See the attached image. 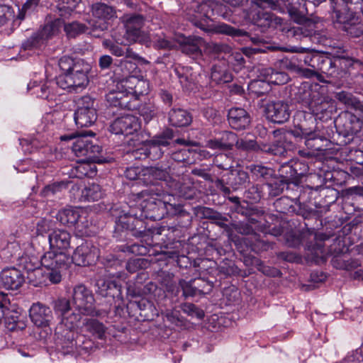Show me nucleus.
<instances>
[{
  "mask_svg": "<svg viewBox=\"0 0 363 363\" xmlns=\"http://www.w3.org/2000/svg\"><path fill=\"white\" fill-rule=\"evenodd\" d=\"M133 199L139 203L140 216L156 220L164 216H174L182 211L183 206L178 203L174 196L167 194L159 186V183L152 184L148 188L132 195Z\"/></svg>",
  "mask_w": 363,
  "mask_h": 363,
  "instance_id": "f257e3e1",
  "label": "nucleus"
},
{
  "mask_svg": "<svg viewBox=\"0 0 363 363\" xmlns=\"http://www.w3.org/2000/svg\"><path fill=\"white\" fill-rule=\"evenodd\" d=\"M62 71L56 79V84L70 93H79L89 84V74L91 70L89 63L82 59L63 56L58 61Z\"/></svg>",
  "mask_w": 363,
  "mask_h": 363,
  "instance_id": "f03ea898",
  "label": "nucleus"
},
{
  "mask_svg": "<svg viewBox=\"0 0 363 363\" xmlns=\"http://www.w3.org/2000/svg\"><path fill=\"white\" fill-rule=\"evenodd\" d=\"M320 22L318 19H308L296 26L284 28V31L288 38L296 40H302L309 38L314 43L322 45L325 47L331 46V40L325 34L320 33L318 29Z\"/></svg>",
  "mask_w": 363,
  "mask_h": 363,
  "instance_id": "7ed1b4c3",
  "label": "nucleus"
},
{
  "mask_svg": "<svg viewBox=\"0 0 363 363\" xmlns=\"http://www.w3.org/2000/svg\"><path fill=\"white\" fill-rule=\"evenodd\" d=\"M126 206L120 204H114L110 208L111 215L115 218L116 228L118 230H127L133 232L135 236H141L145 230L143 217L140 213L135 212L134 208L129 211Z\"/></svg>",
  "mask_w": 363,
  "mask_h": 363,
  "instance_id": "20e7f679",
  "label": "nucleus"
},
{
  "mask_svg": "<svg viewBox=\"0 0 363 363\" xmlns=\"http://www.w3.org/2000/svg\"><path fill=\"white\" fill-rule=\"evenodd\" d=\"M94 133L91 131H82L76 136H62V140L69 138H75L72 149L77 157H86V160L93 162L103 163L104 160L99 158L102 148L96 143L90 139L88 135L94 136Z\"/></svg>",
  "mask_w": 363,
  "mask_h": 363,
  "instance_id": "39448f33",
  "label": "nucleus"
},
{
  "mask_svg": "<svg viewBox=\"0 0 363 363\" xmlns=\"http://www.w3.org/2000/svg\"><path fill=\"white\" fill-rule=\"evenodd\" d=\"M43 267L49 272L46 277L52 284H58L62 280V271L66 269L71 263V257L65 252L50 250L40 259Z\"/></svg>",
  "mask_w": 363,
  "mask_h": 363,
  "instance_id": "423d86ee",
  "label": "nucleus"
},
{
  "mask_svg": "<svg viewBox=\"0 0 363 363\" xmlns=\"http://www.w3.org/2000/svg\"><path fill=\"white\" fill-rule=\"evenodd\" d=\"M252 5L259 9L257 11H252L250 14L252 21L257 26L268 28L281 24V19L280 18L274 16L270 12L264 11V9H269L280 13H285L278 0H252Z\"/></svg>",
  "mask_w": 363,
  "mask_h": 363,
  "instance_id": "0eeeda50",
  "label": "nucleus"
},
{
  "mask_svg": "<svg viewBox=\"0 0 363 363\" xmlns=\"http://www.w3.org/2000/svg\"><path fill=\"white\" fill-rule=\"evenodd\" d=\"M296 99L303 106L307 108L315 116L323 114L329 107L330 104L326 97L318 90L311 89L308 85L300 87Z\"/></svg>",
  "mask_w": 363,
  "mask_h": 363,
  "instance_id": "6e6552de",
  "label": "nucleus"
},
{
  "mask_svg": "<svg viewBox=\"0 0 363 363\" xmlns=\"http://www.w3.org/2000/svg\"><path fill=\"white\" fill-rule=\"evenodd\" d=\"M72 304L76 311L86 315L98 316L99 313L94 306V298L84 285L79 284L72 291Z\"/></svg>",
  "mask_w": 363,
  "mask_h": 363,
  "instance_id": "1a4fd4ad",
  "label": "nucleus"
},
{
  "mask_svg": "<svg viewBox=\"0 0 363 363\" xmlns=\"http://www.w3.org/2000/svg\"><path fill=\"white\" fill-rule=\"evenodd\" d=\"M121 20L125 28V39L115 37L118 44H127L136 42L141 36V28L144 25V18L139 14H125Z\"/></svg>",
  "mask_w": 363,
  "mask_h": 363,
  "instance_id": "9d476101",
  "label": "nucleus"
},
{
  "mask_svg": "<svg viewBox=\"0 0 363 363\" xmlns=\"http://www.w3.org/2000/svg\"><path fill=\"white\" fill-rule=\"evenodd\" d=\"M86 213L77 208H67L60 211L57 219L60 223L68 227H75L76 230L85 233L84 230L89 226Z\"/></svg>",
  "mask_w": 363,
  "mask_h": 363,
  "instance_id": "9b49d317",
  "label": "nucleus"
},
{
  "mask_svg": "<svg viewBox=\"0 0 363 363\" xmlns=\"http://www.w3.org/2000/svg\"><path fill=\"white\" fill-rule=\"evenodd\" d=\"M92 15L94 18L89 23L91 31L108 29L110 21L116 17L114 9L105 4H94Z\"/></svg>",
  "mask_w": 363,
  "mask_h": 363,
  "instance_id": "f8f14e48",
  "label": "nucleus"
},
{
  "mask_svg": "<svg viewBox=\"0 0 363 363\" xmlns=\"http://www.w3.org/2000/svg\"><path fill=\"white\" fill-rule=\"evenodd\" d=\"M350 65V61L343 57H323L318 69L328 77L335 79L342 77L346 69Z\"/></svg>",
  "mask_w": 363,
  "mask_h": 363,
  "instance_id": "ddd939ff",
  "label": "nucleus"
},
{
  "mask_svg": "<svg viewBox=\"0 0 363 363\" xmlns=\"http://www.w3.org/2000/svg\"><path fill=\"white\" fill-rule=\"evenodd\" d=\"M99 256V249L92 242L86 241L76 248L71 262H74L79 266L90 265L96 262Z\"/></svg>",
  "mask_w": 363,
  "mask_h": 363,
  "instance_id": "4468645a",
  "label": "nucleus"
},
{
  "mask_svg": "<svg viewBox=\"0 0 363 363\" xmlns=\"http://www.w3.org/2000/svg\"><path fill=\"white\" fill-rule=\"evenodd\" d=\"M140 129L138 118L129 114L116 118L110 126L111 131L116 135H132Z\"/></svg>",
  "mask_w": 363,
  "mask_h": 363,
  "instance_id": "2eb2a0df",
  "label": "nucleus"
},
{
  "mask_svg": "<svg viewBox=\"0 0 363 363\" xmlns=\"http://www.w3.org/2000/svg\"><path fill=\"white\" fill-rule=\"evenodd\" d=\"M174 138V132L171 129H166L161 134L155 136L151 140L144 144L148 147L144 150L145 157H147L152 152L156 153V157H160L163 153V147H167L170 145L171 140Z\"/></svg>",
  "mask_w": 363,
  "mask_h": 363,
  "instance_id": "dca6fc26",
  "label": "nucleus"
},
{
  "mask_svg": "<svg viewBox=\"0 0 363 363\" xmlns=\"http://www.w3.org/2000/svg\"><path fill=\"white\" fill-rule=\"evenodd\" d=\"M233 228L238 233L250 236L245 238L244 242L251 247L252 250L258 252L259 250L266 249V244L261 240L259 235L255 232L248 223L240 222L233 224Z\"/></svg>",
  "mask_w": 363,
  "mask_h": 363,
  "instance_id": "f3484780",
  "label": "nucleus"
},
{
  "mask_svg": "<svg viewBox=\"0 0 363 363\" xmlns=\"http://www.w3.org/2000/svg\"><path fill=\"white\" fill-rule=\"evenodd\" d=\"M266 113L267 118L275 123H283L290 117L289 105L283 101L269 103L266 107Z\"/></svg>",
  "mask_w": 363,
  "mask_h": 363,
  "instance_id": "a211bd4d",
  "label": "nucleus"
},
{
  "mask_svg": "<svg viewBox=\"0 0 363 363\" xmlns=\"http://www.w3.org/2000/svg\"><path fill=\"white\" fill-rule=\"evenodd\" d=\"M285 12H287L291 18L298 25L303 23L307 19L306 16L308 13L306 0H282Z\"/></svg>",
  "mask_w": 363,
  "mask_h": 363,
  "instance_id": "6ab92c4d",
  "label": "nucleus"
},
{
  "mask_svg": "<svg viewBox=\"0 0 363 363\" xmlns=\"http://www.w3.org/2000/svg\"><path fill=\"white\" fill-rule=\"evenodd\" d=\"M106 101L110 106L124 110H133L137 104L133 101V96L123 90H113L106 94Z\"/></svg>",
  "mask_w": 363,
  "mask_h": 363,
  "instance_id": "aec40b11",
  "label": "nucleus"
},
{
  "mask_svg": "<svg viewBox=\"0 0 363 363\" xmlns=\"http://www.w3.org/2000/svg\"><path fill=\"white\" fill-rule=\"evenodd\" d=\"M32 322L38 327H45L52 320L51 309L40 303L33 304L29 311Z\"/></svg>",
  "mask_w": 363,
  "mask_h": 363,
  "instance_id": "412c9836",
  "label": "nucleus"
},
{
  "mask_svg": "<svg viewBox=\"0 0 363 363\" xmlns=\"http://www.w3.org/2000/svg\"><path fill=\"white\" fill-rule=\"evenodd\" d=\"M335 123L340 128L345 136L354 135L362 129V122L359 118L351 113H346L336 119Z\"/></svg>",
  "mask_w": 363,
  "mask_h": 363,
  "instance_id": "4be33fe9",
  "label": "nucleus"
},
{
  "mask_svg": "<svg viewBox=\"0 0 363 363\" xmlns=\"http://www.w3.org/2000/svg\"><path fill=\"white\" fill-rule=\"evenodd\" d=\"M0 278L3 286L10 290L18 289L25 281L22 272L15 267L4 269Z\"/></svg>",
  "mask_w": 363,
  "mask_h": 363,
  "instance_id": "5701e85b",
  "label": "nucleus"
},
{
  "mask_svg": "<svg viewBox=\"0 0 363 363\" xmlns=\"http://www.w3.org/2000/svg\"><path fill=\"white\" fill-rule=\"evenodd\" d=\"M55 335L57 336V345L63 354L74 351L77 346L76 334L74 331L62 330L61 326H57Z\"/></svg>",
  "mask_w": 363,
  "mask_h": 363,
  "instance_id": "b1692460",
  "label": "nucleus"
},
{
  "mask_svg": "<svg viewBox=\"0 0 363 363\" xmlns=\"http://www.w3.org/2000/svg\"><path fill=\"white\" fill-rule=\"evenodd\" d=\"M228 120L230 125L235 130L247 128L251 122L250 114L242 108H232L229 110Z\"/></svg>",
  "mask_w": 363,
  "mask_h": 363,
  "instance_id": "393cba45",
  "label": "nucleus"
},
{
  "mask_svg": "<svg viewBox=\"0 0 363 363\" xmlns=\"http://www.w3.org/2000/svg\"><path fill=\"white\" fill-rule=\"evenodd\" d=\"M72 236L69 232L65 230H54L48 236L50 249L63 251L70 246Z\"/></svg>",
  "mask_w": 363,
  "mask_h": 363,
  "instance_id": "a878e982",
  "label": "nucleus"
},
{
  "mask_svg": "<svg viewBox=\"0 0 363 363\" xmlns=\"http://www.w3.org/2000/svg\"><path fill=\"white\" fill-rule=\"evenodd\" d=\"M211 70V79L216 84H225L233 80V75L227 69L226 64L224 61H219L214 64Z\"/></svg>",
  "mask_w": 363,
  "mask_h": 363,
  "instance_id": "bb28decb",
  "label": "nucleus"
},
{
  "mask_svg": "<svg viewBox=\"0 0 363 363\" xmlns=\"http://www.w3.org/2000/svg\"><path fill=\"white\" fill-rule=\"evenodd\" d=\"M191 121V115L183 108H173L169 112V122L173 126H188Z\"/></svg>",
  "mask_w": 363,
  "mask_h": 363,
  "instance_id": "cd10ccee",
  "label": "nucleus"
},
{
  "mask_svg": "<svg viewBox=\"0 0 363 363\" xmlns=\"http://www.w3.org/2000/svg\"><path fill=\"white\" fill-rule=\"evenodd\" d=\"M226 183L234 189L245 186L246 184L250 183V177L247 172L240 168L230 169L226 174Z\"/></svg>",
  "mask_w": 363,
  "mask_h": 363,
  "instance_id": "c85d7f7f",
  "label": "nucleus"
},
{
  "mask_svg": "<svg viewBox=\"0 0 363 363\" xmlns=\"http://www.w3.org/2000/svg\"><path fill=\"white\" fill-rule=\"evenodd\" d=\"M84 315L80 312H69L62 318L57 326H61L62 330L74 331L77 328L82 329V320Z\"/></svg>",
  "mask_w": 363,
  "mask_h": 363,
  "instance_id": "c756f323",
  "label": "nucleus"
},
{
  "mask_svg": "<svg viewBox=\"0 0 363 363\" xmlns=\"http://www.w3.org/2000/svg\"><path fill=\"white\" fill-rule=\"evenodd\" d=\"M203 45V40L201 38H189L181 45V51L197 60L202 55L201 48Z\"/></svg>",
  "mask_w": 363,
  "mask_h": 363,
  "instance_id": "7c9ffc66",
  "label": "nucleus"
},
{
  "mask_svg": "<svg viewBox=\"0 0 363 363\" xmlns=\"http://www.w3.org/2000/svg\"><path fill=\"white\" fill-rule=\"evenodd\" d=\"M91 161H81L72 169V175L82 179L83 177H94L96 174V167Z\"/></svg>",
  "mask_w": 363,
  "mask_h": 363,
  "instance_id": "2f4dec72",
  "label": "nucleus"
},
{
  "mask_svg": "<svg viewBox=\"0 0 363 363\" xmlns=\"http://www.w3.org/2000/svg\"><path fill=\"white\" fill-rule=\"evenodd\" d=\"M82 329L91 333L99 339L105 337L106 328L96 319L84 318L82 320Z\"/></svg>",
  "mask_w": 363,
  "mask_h": 363,
  "instance_id": "473e14b6",
  "label": "nucleus"
},
{
  "mask_svg": "<svg viewBox=\"0 0 363 363\" xmlns=\"http://www.w3.org/2000/svg\"><path fill=\"white\" fill-rule=\"evenodd\" d=\"M96 109L77 108L74 113V121L77 126L83 128L92 125L96 120Z\"/></svg>",
  "mask_w": 363,
  "mask_h": 363,
  "instance_id": "72a5a7b5",
  "label": "nucleus"
},
{
  "mask_svg": "<svg viewBox=\"0 0 363 363\" xmlns=\"http://www.w3.org/2000/svg\"><path fill=\"white\" fill-rule=\"evenodd\" d=\"M195 282H202L203 284L208 285L206 281L201 279H191L189 281H186L184 279H181L179 281V286L182 289V295L185 298L203 293V289H199L194 284Z\"/></svg>",
  "mask_w": 363,
  "mask_h": 363,
  "instance_id": "f704fd0d",
  "label": "nucleus"
},
{
  "mask_svg": "<svg viewBox=\"0 0 363 363\" xmlns=\"http://www.w3.org/2000/svg\"><path fill=\"white\" fill-rule=\"evenodd\" d=\"M96 292L104 297L114 296L119 291L116 281L110 279H99L96 281Z\"/></svg>",
  "mask_w": 363,
  "mask_h": 363,
  "instance_id": "c9c22d12",
  "label": "nucleus"
},
{
  "mask_svg": "<svg viewBox=\"0 0 363 363\" xmlns=\"http://www.w3.org/2000/svg\"><path fill=\"white\" fill-rule=\"evenodd\" d=\"M63 24V21L59 18L54 20H47L45 26L38 33L44 40H48L58 34Z\"/></svg>",
  "mask_w": 363,
  "mask_h": 363,
  "instance_id": "e433bc0d",
  "label": "nucleus"
},
{
  "mask_svg": "<svg viewBox=\"0 0 363 363\" xmlns=\"http://www.w3.org/2000/svg\"><path fill=\"white\" fill-rule=\"evenodd\" d=\"M168 185L186 199H192L196 195V189L193 185L180 184L175 181H172V184Z\"/></svg>",
  "mask_w": 363,
  "mask_h": 363,
  "instance_id": "4c0bfd02",
  "label": "nucleus"
},
{
  "mask_svg": "<svg viewBox=\"0 0 363 363\" xmlns=\"http://www.w3.org/2000/svg\"><path fill=\"white\" fill-rule=\"evenodd\" d=\"M331 17L333 22L340 24L342 29H343L344 26L351 22L354 16L352 12L347 11L345 7L341 9L335 7L333 9Z\"/></svg>",
  "mask_w": 363,
  "mask_h": 363,
  "instance_id": "58836bf2",
  "label": "nucleus"
},
{
  "mask_svg": "<svg viewBox=\"0 0 363 363\" xmlns=\"http://www.w3.org/2000/svg\"><path fill=\"white\" fill-rule=\"evenodd\" d=\"M289 185L284 179L275 178L267 183L269 196L276 197L281 194L284 189Z\"/></svg>",
  "mask_w": 363,
  "mask_h": 363,
  "instance_id": "ea45409f",
  "label": "nucleus"
},
{
  "mask_svg": "<svg viewBox=\"0 0 363 363\" xmlns=\"http://www.w3.org/2000/svg\"><path fill=\"white\" fill-rule=\"evenodd\" d=\"M147 174L150 178L164 182L167 184L169 182V184H171L173 181L169 176L167 168L163 169L159 167H151L147 170Z\"/></svg>",
  "mask_w": 363,
  "mask_h": 363,
  "instance_id": "a19ab883",
  "label": "nucleus"
},
{
  "mask_svg": "<svg viewBox=\"0 0 363 363\" xmlns=\"http://www.w3.org/2000/svg\"><path fill=\"white\" fill-rule=\"evenodd\" d=\"M198 12L204 17L201 21L195 20L194 23L196 26L200 28L203 30H208L207 23L209 20L210 13H213V10L210 7L209 2H203L198 6Z\"/></svg>",
  "mask_w": 363,
  "mask_h": 363,
  "instance_id": "79ce46f5",
  "label": "nucleus"
},
{
  "mask_svg": "<svg viewBox=\"0 0 363 363\" xmlns=\"http://www.w3.org/2000/svg\"><path fill=\"white\" fill-rule=\"evenodd\" d=\"M63 25L64 30L69 38H75L80 34L87 32L89 30V28L86 25L77 21Z\"/></svg>",
  "mask_w": 363,
  "mask_h": 363,
  "instance_id": "37998d69",
  "label": "nucleus"
},
{
  "mask_svg": "<svg viewBox=\"0 0 363 363\" xmlns=\"http://www.w3.org/2000/svg\"><path fill=\"white\" fill-rule=\"evenodd\" d=\"M82 194L87 201H95L102 198L104 192L100 185L93 183L84 188Z\"/></svg>",
  "mask_w": 363,
  "mask_h": 363,
  "instance_id": "c03bdc74",
  "label": "nucleus"
},
{
  "mask_svg": "<svg viewBox=\"0 0 363 363\" xmlns=\"http://www.w3.org/2000/svg\"><path fill=\"white\" fill-rule=\"evenodd\" d=\"M52 307L55 313L60 319L71 311L70 301L66 298H59L54 301Z\"/></svg>",
  "mask_w": 363,
  "mask_h": 363,
  "instance_id": "a18cd8bd",
  "label": "nucleus"
},
{
  "mask_svg": "<svg viewBox=\"0 0 363 363\" xmlns=\"http://www.w3.org/2000/svg\"><path fill=\"white\" fill-rule=\"evenodd\" d=\"M279 171L281 174V177L284 179L289 184H297L301 180L299 175L294 173V168L292 167L291 162L282 165Z\"/></svg>",
  "mask_w": 363,
  "mask_h": 363,
  "instance_id": "49530a36",
  "label": "nucleus"
},
{
  "mask_svg": "<svg viewBox=\"0 0 363 363\" xmlns=\"http://www.w3.org/2000/svg\"><path fill=\"white\" fill-rule=\"evenodd\" d=\"M342 30L353 38L359 37L363 34V26L355 16L352 19L351 22L344 26Z\"/></svg>",
  "mask_w": 363,
  "mask_h": 363,
  "instance_id": "de8ad7c7",
  "label": "nucleus"
},
{
  "mask_svg": "<svg viewBox=\"0 0 363 363\" xmlns=\"http://www.w3.org/2000/svg\"><path fill=\"white\" fill-rule=\"evenodd\" d=\"M134 82H135L134 86L135 90L133 91V94L131 96H133V101L138 105L137 101L139 97L148 93L149 83L147 81L139 77L138 80H134Z\"/></svg>",
  "mask_w": 363,
  "mask_h": 363,
  "instance_id": "09e8293b",
  "label": "nucleus"
},
{
  "mask_svg": "<svg viewBox=\"0 0 363 363\" xmlns=\"http://www.w3.org/2000/svg\"><path fill=\"white\" fill-rule=\"evenodd\" d=\"M217 138L223 146L224 150H231L237 141V135L230 131L222 132Z\"/></svg>",
  "mask_w": 363,
  "mask_h": 363,
  "instance_id": "8fccbe9b",
  "label": "nucleus"
},
{
  "mask_svg": "<svg viewBox=\"0 0 363 363\" xmlns=\"http://www.w3.org/2000/svg\"><path fill=\"white\" fill-rule=\"evenodd\" d=\"M34 89L33 94L42 99H48L50 92V86L47 84H38L37 82H30L28 84V90Z\"/></svg>",
  "mask_w": 363,
  "mask_h": 363,
  "instance_id": "3c124183",
  "label": "nucleus"
},
{
  "mask_svg": "<svg viewBox=\"0 0 363 363\" xmlns=\"http://www.w3.org/2000/svg\"><path fill=\"white\" fill-rule=\"evenodd\" d=\"M269 81L275 84H284L289 80V75L284 72L274 71L273 69L267 70Z\"/></svg>",
  "mask_w": 363,
  "mask_h": 363,
  "instance_id": "603ef678",
  "label": "nucleus"
},
{
  "mask_svg": "<svg viewBox=\"0 0 363 363\" xmlns=\"http://www.w3.org/2000/svg\"><path fill=\"white\" fill-rule=\"evenodd\" d=\"M333 264L336 268L348 271L355 269L360 265L359 262L356 259L342 260L338 258L333 259Z\"/></svg>",
  "mask_w": 363,
  "mask_h": 363,
  "instance_id": "864d4df0",
  "label": "nucleus"
},
{
  "mask_svg": "<svg viewBox=\"0 0 363 363\" xmlns=\"http://www.w3.org/2000/svg\"><path fill=\"white\" fill-rule=\"evenodd\" d=\"M138 77L135 75H130L123 78L118 84V89H122L125 93L133 95L135 89L134 80H138Z\"/></svg>",
  "mask_w": 363,
  "mask_h": 363,
  "instance_id": "5fc2aeb1",
  "label": "nucleus"
},
{
  "mask_svg": "<svg viewBox=\"0 0 363 363\" xmlns=\"http://www.w3.org/2000/svg\"><path fill=\"white\" fill-rule=\"evenodd\" d=\"M275 206L279 211L283 213L293 211L294 209L293 200L286 196L277 199L275 202Z\"/></svg>",
  "mask_w": 363,
  "mask_h": 363,
  "instance_id": "6e6d98bb",
  "label": "nucleus"
},
{
  "mask_svg": "<svg viewBox=\"0 0 363 363\" xmlns=\"http://www.w3.org/2000/svg\"><path fill=\"white\" fill-rule=\"evenodd\" d=\"M182 311L190 316H195L198 319H202L204 317L203 310L199 308L196 305L191 303H185L181 306Z\"/></svg>",
  "mask_w": 363,
  "mask_h": 363,
  "instance_id": "4d7b16f0",
  "label": "nucleus"
},
{
  "mask_svg": "<svg viewBox=\"0 0 363 363\" xmlns=\"http://www.w3.org/2000/svg\"><path fill=\"white\" fill-rule=\"evenodd\" d=\"M298 59L295 57L291 59L283 58L279 61V66L283 69L294 72H300L301 70V66L297 63Z\"/></svg>",
  "mask_w": 363,
  "mask_h": 363,
  "instance_id": "13d9d810",
  "label": "nucleus"
},
{
  "mask_svg": "<svg viewBox=\"0 0 363 363\" xmlns=\"http://www.w3.org/2000/svg\"><path fill=\"white\" fill-rule=\"evenodd\" d=\"M121 70L124 76L128 77L130 75L136 76L139 72L138 66L135 62H132L130 60H123L121 62Z\"/></svg>",
  "mask_w": 363,
  "mask_h": 363,
  "instance_id": "bf43d9fd",
  "label": "nucleus"
},
{
  "mask_svg": "<svg viewBox=\"0 0 363 363\" xmlns=\"http://www.w3.org/2000/svg\"><path fill=\"white\" fill-rule=\"evenodd\" d=\"M192 154L193 152L190 148L184 147L172 152V159L178 162H189Z\"/></svg>",
  "mask_w": 363,
  "mask_h": 363,
  "instance_id": "052dcab7",
  "label": "nucleus"
},
{
  "mask_svg": "<svg viewBox=\"0 0 363 363\" xmlns=\"http://www.w3.org/2000/svg\"><path fill=\"white\" fill-rule=\"evenodd\" d=\"M235 145L239 150L249 151L255 150L258 147L257 142L255 140L237 138V141L235 143Z\"/></svg>",
  "mask_w": 363,
  "mask_h": 363,
  "instance_id": "680f3d73",
  "label": "nucleus"
},
{
  "mask_svg": "<svg viewBox=\"0 0 363 363\" xmlns=\"http://www.w3.org/2000/svg\"><path fill=\"white\" fill-rule=\"evenodd\" d=\"M44 40L41 37L39 33L33 34L30 38L27 39L23 44L22 46L24 50H29L33 48L40 46Z\"/></svg>",
  "mask_w": 363,
  "mask_h": 363,
  "instance_id": "e2e57ef3",
  "label": "nucleus"
},
{
  "mask_svg": "<svg viewBox=\"0 0 363 363\" xmlns=\"http://www.w3.org/2000/svg\"><path fill=\"white\" fill-rule=\"evenodd\" d=\"M64 187H65V184L64 183H54L46 186L42 190L41 194L45 197H49L60 192Z\"/></svg>",
  "mask_w": 363,
  "mask_h": 363,
  "instance_id": "0e129e2a",
  "label": "nucleus"
},
{
  "mask_svg": "<svg viewBox=\"0 0 363 363\" xmlns=\"http://www.w3.org/2000/svg\"><path fill=\"white\" fill-rule=\"evenodd\" d=\"M215 164L221 169H228L231 167V159L226 154H220L214 159Z\"/></svg>",
  "mask_w": 363,
  "mask_h": 363,
  "instance_id": "69168bd1",
  "label": "nucleus"
},
{
  "mask_svg": "<svg viewBox=\"0 0 363 363\" xmlns=\"http://www.w3.org/2000/svg\"><path fill=\"white\" fill-rule=\"evenodd\" d=\"M40 0H27L19 11L18 18L21 20L25 18L27 13L33 11L38 6Z\"/></svg>",
  "mask_w": 363,
  "mask_h": 363,
  "instance_id": "338daca9",
  "label": "nucleus"
},
{
  "mask_svg": "<svg viewBox=\"0 0 363 363\" xmlns=\"http://www.w3.org/2000/svg\"><path fill=\"white\" fill-rule=\"evenodd\" d=\"M140 113L145 121H150L157 115V108L154 105L147 104L140 108Z\"/></svg>",
  "mask_w": 363,
  "mask_h": 363,
  "instance_id": "774afa93",
  "label": "nucleus"
}]
</instances>
